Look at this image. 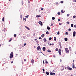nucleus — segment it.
Masks as SVG:
<instances>
[{
	"instance_id": "15",
	"label": "nucleus",
	"mask_w": 76,
	"mask_h": 76,
	"mask_svg": "<svg viewBox=\"0 0 76 76\" xmlns=\"http://www.w3.org/2000/svg\"><path fill=\"white\" fill-rule=\"evenodd\" d=\"M43 41H44V42H47V40L46 39H45V38L43 39Z\"/></svg>"
},
{
	"instance_id": "63",
	"label": "nucleus",
	"mask_w": 76,
	"mask_h": 76,
	"mask_svg": "<svg viewBox=\"0 0 76 76\" xmlns=\"http://www.w3.org/2000/svg\"><path fill=\"white\" fill-rule=\"evenodd\" d=\"M75 54H76V51H75Z\"/></svg>"
},
{
	"instance_id": "46",
	"label": "nucleus",
	"mask_w": 76,
	"mask_h": 76,
	"mask_svg": "<svg viewBox=\"0 0 76 76\" xmlns=\"http://www.w3.org/2000/svg\"><path fill=\"white\" fill-rule=\"evenodd\" d=\"M28 3H30L29 0H28Z\"/></svg>"
},
{
	"instance_id": "50",
	"label": "nucleus",
	"mask_w": 76,
	"mask_h": 76,
	"mask_svg": "<svg viewBox=\"0 0 76 76\" xmlns=\"http://www.w3.org/2000/svg\"><path fill=\"white\" fill-rule=\"evenodd\" d=\"M23 39H25V37H24V36H23Z\"/></svg>"
},
{
	"instance_id": "61",
	"label": "nucleus",
	"mask_w": 76,
	"mask_h": 76,
	"mask_svg": "<svg viewBox=\"0 0 76 76\" xmlns=\"http://www.w3.org/2000/svg\"><path fill=\"white\" fill-rule=\"evenodd\" d=\"M61 48V45H60Z\"/></svg>"
},
{
	"instance_id": "9",
	"label": "nucleus",
	"mask_w": 76,
	"mask_h": 76,
	"mask_svg": "<svg viewBox=\"0 0 76 76\" xmlns=\"http://www.w3.org/2000/svg\"><path fill=\"white\" fill-rule=\"evenodd\" d=\"M31 61L32 63V64L34 63V59H32L31 60Z\"/></svg>"
},
{
	"instance_id": "41",
	"label": "nucleus",
	"mask_w": 76,
	"mask_h": 76,
	"mask_svg": "<svg viewBox=\"0 0 76 76\" xmlns=\"http://www.w3.org/2000/svg\"><path fill=\"white\" fill-rule=\"evenodd\" d=\"M73 1H74V2H76V0H73Z\"/></svg>"
},
{
	"instance_id": "31",
	"label": "nucleus",
	"mask_w": 76,
	"mask_h": 76,
	"mask_svg": "<svg viewBox=\"0 0 76 76\" xmlns=\"http://www.w3.org/2000/svg\"><path fill=\"white\" fill-rule=\"evenodd\" d=\"M23 1H22V3H21V5H23Z\"/></svg>"
},
{
	"instance_id": "45",
	"label": "nucleus",
	"mask_w": 76,
	"mask_h": 76,
	"mask_svg": "<svg viewBox=\"0 0 76 76\" xmlns=\"http://www.w3.org/2000/svg\"><path fill=\"white\" fill-rule=\"evenodd\" d=\"M59 45H61V43L59 42Z\"/></svg>"
},
{
	"instance_id": "33",
	"label": "nucleus",
	"mask_w": 76,
	"mask_h": 76,
	"mask_svg": "<svg viewBox=\"0 0 76 76\" xmlns=\"http://www.w3.org/2000/svg\"><path fill=\"white\" fill-rule=\"evenodd\" d=\"M71 27H73V24H71Z\"/></svg>"
},
{
	"instance_id": "20",
	"label": "nucleus",
	"mask_w": 76,
	"mask_h": 76,
	"mask_svg": "<svg viewBox=\"0 0 76 76\" xmlns=\"http://www.w3.org/2000/svg\"><path fill=\"white\" fill-rule=\"evenodd\" d=\"M48 52L49 53H51V50H47Z\"/></svg>"
},
{
	"instance_id": "22",
	"label": "nucleus",
	"mask_w": 76,
	"mask_h": 76,
	"mask_svg": "<svg viewBox=\"0 0 76 76\" xmlns=\"http://www.w3.org/2000/svg\"><path fill=\"white\" fill-rule=\"evenodd\" d=\"M46 34H47V35H48L49 34V32H48V31H47L46 32Z\"/></svg>"
},
{
	"instance_id": "11",
	"label": "nucleus",
	"mask_w": 76,
	"mask_h": 76,
	"mask_svg": "<svg viewBox=\"0 0 76 76\" xmlns=\"http://www.w3.org/2000/svg\"><path fill=\"white\" fill-rule=\"evenodd\" d=\"M72 68L73 69H75V64H74V63H72Z\"/></svg>"
},
{
	"instance_id": "32",
	"label": "nucleus",
	"mask_w": 76,
	"mask_h": 76,
	"mask_svg": "<svg viewBox=\"0 0 76 76\" xmlns=\"http://www.w3.org/2000/svg\"><path fill=\"white\" fill-rule=\"evenodd\" d=\"M28 17H29V15H27L25 16V18H28Z\"/></svg>"
},
{
	"instance_id": "4",
	"label": "nucleus",
	"mask_w": 76,
	"mask_h": 76,
	"mask_svg": "<svg viewBox=\"0 0 76 76\" xmlns=\"http://www.w3.org/2000/svg\"><path fill=\"white\" fill-rule=\"evenodd\" d=\"M75 35H76V32H75V31H74L73 32V37H75Z\"/></svg>"
},
{
	"instance_id": "56",
	"label": "nucleus",
	"mask_w": 76,
	"mask_h": 76,
	"mask_svg": "<svg viewBox=\"0 0 76 76\" xmlns=\"http://www.w3.org/2000/svg\"><path fill=\"white\" fill-rule=\"evenodd\" d=\"M42 70H43V71H45V70H44V68H43L42 69Z\"/></svg>"
},
{
	"instance_id": "34",
	"label": "nucleus",
	"mask_w": 76,
	"mask_h": 76,
	"mask_svg": "<svg viewBox=\"0 0 76 76\" xmlns=\"http://www.w3.org/2000/svg\"><path fill=\"white\" fill-rule=\"evenodd\" d=\"M57 14L58 15H60V12H58Z\"/></svg>"
},
{
	"instance_id": "30",
	"label": "nucleus",
	"mask_w": 76,
	"mask_h": 76,
	"mask_svg": "<svg viewBox=\"0 0 76 76\" xmlns=\"http://www.w3.org/2000/svg\"><path fill=\"white\" fill-rule=\"evenodd\" d=\"M4 17H3V18H2V20L3 21V22H4Z\"/></svg>"
},
{
	"instance_id": "35",
	"label": "nucleus",
	"mask_w": 76,
	"mask_h": 76,
	"mask_svg": "<svg viewBox=\"0 0 76 76\" xmlns=\"http://www.w3.org/2000/svg\"><path fill=\"white\" fill-rule=\"evenodd\" d=\"M57 34L58 35H59V34H60V32L58 31L57 33Z\"/></svg>"
},
{
	"instance_id": "54",
	"label": "nucleus",
	"mask_w": 76,
	"mask_h": 76,
	"mask_svg": "<svg viewBox=\"0 0 76 76\" xmlns=\"http://www.w3.org/2000/svg\"><path fill=\"white\" fill-rule=\"evenodd\" d=\"M41 10H43V8H42L41 9Z\"/></svg>"
},
{
	"instance_id": "43",
	"label": "nucleus",
	"mask_w": 76,
	"mask_h": 76,
	"mask_svg": "<svg viewBox=\"0 0 76 76\" xmlns=\"http://www.w3.org/2000/svg\"><path fill=\"white\" fill-rule=\"evenodd\" d=\"M66 23H67L68 24H69V22L68 21Z\"/></svg>"
},
{
	"instance_id": "36",
	"label": "nucleus",
	"mask_w": 76,
	"mask_h": 76,
	"mask_svg": "<svg viewBox=\"0 0 76 76\" xmlns=\"http://www.w3.org/2000/svg\"><path fill=\"white\" fill-rule=\"evenodd\" d=\"M56 51H58V48H56Z\"/></svg>"
},
{
	"instance_id": "23",
	"label": "nucleus",
	"mask_w": 76,
	"mask_h": 76,
	"mask_svg": "<svg viewBox=\"0 0 76 76\" xmlns=\"http://www.w3.org/2000/svg\"><path fill=\"white\" fill-rule=\"evenodd\" d=\"M49 40H50V41H51V39H52V38L51 37H50L49 38Z\"/></svg>"
},
{
	"instance_id": "59",
	"label": "nucleus",
	"mask_w": 76,
	"mask_h": 76,
	"mask_svg": "<svg viewBox=\"0 0 76 76\" xmlns=\"http://www.w3.org/2000/svg\"><path fill=\"white\" fill-rule=\"evenodd\" d=\"M26 45V43H24V46H25V45Z\"/></svg>"
},
{
	"instance_id": "7",
	"label": "nucleus",
	"mask_w": 76,
	"mask_h": 76,
	"mask_svg": "<svg viewBox=\"0 0 76 76\" xmlns=\"http://www.w3.org/2000/svg\"><path fill=\"white\" fill-rule=\"evenodd\" d=\"M50 75H56V74L55 73H54L50 72Z\"/></svg>"
},
{
	"instance_id": "6",
	"label": "nucleus",
	"mask_w": 76,
	"mask_h": 76,
	"mask_svg": "<svg viewBox=\"0 0 76 76\" xmlns=\"http://www.w3.org/2000/svg\"><path fill=\"white\" fill-rule=\"evenodd\" d=\"M58 53L60 55L61 54V49H59L58 50Z\"/></svg>"
},
{
	"instance_id": "37",
	"label": "nucleus",
	"mask_w": 76,
	"mask_h": 76,
	"mask_svg": "<svg viewBox=\"0 0 76 76\" xmlns=\"http://www.w3.org/2000/svg\"><path fill=\"white\" fill-rule=\"evenodd\" d=\"M65 34H66V35H68V32H66V33H65Z\"/></svg>"
},
{
	"instance_id": "24",
	"label": "nucleus",
	"mask_w": 76,
	"mask_h": 76,
	"mask_svg": "<svg viewBox=\"0 0 76 76\" xmlns=\"http://www.w3.org/2000/svg\"><path fill=\"white\" fill-rule=\"evenodd\" d=\"M67 17H69V16H70V14H68L67 15Z\"/></svg>"
},
{
	"instance_id": "58",
	"label": "nucleus",
	"mask_w": 76,
	"mask_h": 76,
	"mask_svg": "<svg viewBox=\"0 0 76 76\" xmlns=\"http://www.w3.org/2000/svg\"><path fill=\"white\" fill-rule=\"evenodd\" d=\"M13 61H12V62H11V63L12 64V63H13Z\"/></svg>"
},
{
	"instance_id": "16",
	"label": "nucleus",
	"mask_w": 76,
	"mask_h": 76,
	"mask_svg": "<svg viewBox=\"0 0 76 76\" xmlns=\"http://www.w3.org/2000/svg\"><path fill=\"white\" fill-rule=\"evenodd\" d=\"M46 75H49V72H46Z\"/></svg>"
},
{
	"instance_id": "8",
	"label": "nucleus",
	"mask_w": 76,
	"mask_h": 76,
	"mask_svg": "<svg viewBox=\"0 0 76 76\" xmlns=\"http://www.w3.org/2000/svg\"><path fill=\"white\" fill-rule=\"evenodd\" d=\"M42 50L43 51H45V47H44L42 48Z\"/></svg>"
},
{
	"instance_id": "48",
	"label": "nucleus",
	"mask_w": 76,
	"mask_h": 76,
	"mask_svg": "<svg viewBox=\"0 0 76 76\" xmlns=\"http://www.w3.org/2000/svg\"><path fill=\"white\" fill-rule=\"evenodd\" d=\"M59 25H61V23H59Z\"/></svg>"
},
{
	"instance_id": "28",
	"label": "nucleus",
	"mask_w": 76,
	"mask_h": 76,
	"mask_svg": "<svg viewBox=\"0 0 76 76\" xmlns=\"http://www.w3.org/2000/svg\"><path fill=\"white\" fill-rule=\"evenodd\" d=\"M73 19H75V18H76V16L74 15L73 17Z\"/></svg>"
},
{
	"instance_id": "52",
	"label": "nucleus",
	"mask_w": 76,
	"mask_h": 76,
	"mask_svg": "<svg viewBox=\"0 0 76 76\" xmlns=\"http://www.w3.org/2000/svg\"><path fill=\"white\" fill-rule=\"evenodd\" d=\"M47 64H48V62L47 61H46L45 62Z\"/></svg>"
},
{
	"instance_id": "17",
	"label": "nucleus",
	"mask_w": 76,
	"mask_h": 76,
	"mask_svg": "<svg viewBox=\"0 0 76 76\" xmlns=\"http://www.w3.org/2000/svg\"><path fill=\"white\" fill-rule=\"evenodd\" d=\"M64 40L65 41H67L68 39L67 38H64Z\"/></svg>"
},
{
	"instance_id": "3",
	"label": "nucleus",
	"mask_w": 76,
	"mask_h": 76,
	"mask_svg": "<svg viewBox=\"0 0 76 76\" xmlns=\"http://www.w3.org/2000/svg\"><path fill=\"white\" fill-rule=\"evenodd\" d=\"M41 49V47L39 46H38L37 47V50L38 51H39V50Z\"/></svg>"
},
{
	"instance_id": "5",
	"label": "nucleus",
	"mask_w": 76,
	"mask_h": 76,
	"mask_svg": "<svg viewBox=\"0 0 76 76\" xmlns=\"http://www.w3.org/2000/svg\"><path fill=\"white\" fill-rule=\"evenodd\" d=\"M39 23L41 25V26H42V22L41 21H39Z\"/></svg>"
},
{
	"instance_id": "27",
	"label": "nucleus",
	"mask_w": 76,
	"mask_h": 76,
	"mask_svg": "<svg viewBox=\"0 0 76 76\" xmlns=\"http://www.w3.org/2000/svg\"><path fill=\"white\" fill-rule=\"evenodd\" d=\"M52 20H54V19H55V18L54 17H52Z\"/></svg>"
},
{
	"instance_id": "40",
	"label": "nucleus",
	"mask_w": 76,
	"mask_h": 76,
	"mask_svg": "<svg viewBox=\"0 0 76 76\" xmlns=\"http://www.w3.org/2000/svg\"><path fill=\"white\" fill-rule=\"evenodd\" d=\"M68 31H71V29L69 28V29H68Z\"/></svg>"
},
{
	"instance_id": "13",
	"label": "nucleus",
	"mask_w": 76,
	"mask_h": 76,
	"mask_svg": "<svg viewBox=\"0 0 76 76\" xmlns=\"http://www.w3.org/2000/svg\"><path fill=\"white\" fill-rule=\"evenodd\" d=\"M44 36H45V35H44V34H42V35H41V37L42 38H44Z\"/></svg>"
},
{
	"instance_id": "44",
	"label": "nucleus",
	"mask_w": 76,
	"mask_h": 76,
	"mask_svg": "<svg viewBox=\"0 0 76 76\" xmlns=\"http://www.w3.org/2000/svg\"><path fill=\"white\" fill-rule=\"evenodd\" d=\"M14 36L15 37H16V34H14Z\"/></svg>"
},
{
	"instance_id": "14",
	"label": "nucleus",
	"mask_w": 76,
	"mask_h": 76,
	"mask_svg": "<svg viewBox=\"0 0 76 76\" xmlns=\"http://www.w3.org/2000/svg\"><path fill=\"white\" fill-rule=\"evenodd\" d=\"M25 28H26V29H28V30H30V29L28 28V27L26 26H25Z\"/></svg>"
},
{
	"instance_id": "42",
	"label": "nucleus",
	"mask_w": 76,
	"mask_h": 76,
	"mask_svg": "<svg viewBox=\"0 0 76 76\" xmlns=\"http://www.w3.org/2000/svg\"><path fill=\"white\" fill-rule=\"evenodd\" d=\"M60 3H63V1H61Z\"/></svg>"
},
{
	"instance_id": "55",
	"label": "nucleus",
	"mask_w": 76,
	"mask_h": 76,
	"mask_svg": "<svg viewBox=\"0 0 76 76\" xmlns=\"http://www.w3.org/2000/svg\"><path fill=\"white\" fill-rule=\"evenodd\" d=\"M60 19H58V21H60Z\"/></svg>"
},
{
	"instance_id": "10",
	"label": "nucleus",
	"mask_w": 76,
	"mask_h": 76,
	"mask_svg": "<svg viewBox=\"0 0 76 76\" xmlns=\"http://www.w3.org/2000/svg\"><path fill=\"white\" fill-rule=\"evenodd\" d=\"M13 55H10V58H13Z\"/></svg>"
},
{
	"instance_id": "25",
	"label": "nucleus",
	"mask_w": 76,
	"mask_h": 76,
	"mask_svg": "<svg viewBox=\"0 0 76 76\" xmlns=\"http://www.w3.org/2000/svg\"><path fill=\"white\" fill-rule=\"evenodd\" d=\"M54 41H56V37H54Z\"/></svg>"
},
{
	"instance_id": "62",
	"label": "nucleus",
	"mask_w": 76,
	"mask_h": 76,
	"mask_svg": "<svg viewBox=\"0 0 76 76\" xmlns=\"http://www.w3.org/2000/svg\"><path fill=\"white\" fill-rule=\"evenodd\" d=\"M35 40V41H37V39H36Z\"/></svg>"
},
{
	"instance_id": "64",
	"label": "nucleus",
	"mask_w": 76,
	"mask_h": 76,
	"mask_svg": "<svg viewBox=\"0 0 76 76\" xmlns=\"http://www.w3.org/2000/svg\"><path fill=\"white\" fill-rule=\"evenodd\" d=\"M29 35H27V37H29Z\"/></svg>"
},
{
	"instance_id": "29",
	"label": "nucleus",
	"mask_w": 76,
	"mask_h": 76,
	"mask_svg": "<svg viewBox=\"0 0 76 76\" xmlns=\"http://www.w3.org/2000/svg\"><path fill=\"white\" fill-rule=\"evenodd\" d=\"M69 50H70V51H71V50H72V48H71V47H69Z\"/></svg>"
},
{
	"instance_id": "51",
	"label": "nucleus",
	"mask_w": 76,
	"mask_h": 76,
	"mask_svg": "<svg viewBox=\"0 0 76 76\" xmlns=\"http://www.w3.org/2000/svg\"><path fill=\"white\" fill-rule=\"evenodd\" d=\"M53 57H54V58H56V56H55V55H53Z\"/></svg>"
},
{
	"instance_id": "21",
	"label": "nucleus",
	"mask_w": 76,
	"mask_h": 76,
	"mask_svg": "<svg viewBox=\"0 0 76 76\" xmlns=\"http://www.w3.org/2000/svg\"><path fill=\"white\" fill-rule=\"evenodd\" d=\"M61 13H64V11H63V10H61Z\"/></svg>"
},
{
	"instance_id": "57",
	"label": "nucleus",
	"mask_w": 76,
	"mask_h": 76,
	"mask_svg": "<svg viewBox=\"0 0 76 76\" xmlns=\"http://www.w3.org/2000/svg\"><path fill=\"white\" fill-rule=\"evenodd\" d=\"M26 61V59H24V61Z\"/></svg>"
},
{
	"instance_id": "12",
	"label": "nucleus",
	"mask_w": 76,
	"mask_h": 76,
	"mask_svg": "<svg viewBox=\"0 0 76 76\" xmlns=\"http://www.w3.org/2000/svg\"><path fill=\"white\" fill-rule=\"evenodd\" d=\"M37 18H40L41 17V15H38L36 16Z\"/></svg>"
},
{
	"instance_id": "2",
	"label": "nucleus",
	"mask_w": 76,
	"mask_h": 76,
	"mask_svg": "<svg viewBox=\"0 0 76 76\" xmlns=\"http://www.w3.org/2000/svg\"><path fill=\"white\" fill-rule=\"evenodd\" d=\"M67 69L68 70H71L72 69V68H70V67L69 66H67Z\"/></svg>"
},
{
	"instance_id": "18",
	"label": "nucleus",
	"mask_w": 76,
	"mask_h": 76,
	"mask_svg": "<svg viewBox=\"0 0 76 76\" xmlns=\"http://www.w3.org/2000/svg\"><path fill=\"white\" fill-rule=\"evenodd\" d=\"M47 29H48V30H49L50 29V27H49V26H47Z\"/></svg>"
},
{
	"instance_id": "53",
	"label": "nucleus",
	"mask_w": 76,
	"mask_h": 76,
	"mask_svg": "<svg viewBox=\"0 0 76 76\" xmlns=\"http://www.w3.org/2000/svg\"><path fill=\"white\" fill-rule=\"evenodd\" d=\"M53 24H51V26H53Z\"/></svg>"
},
{
	"instance_id": "19",
	"label": "nucleus",
	"mask_w": 76,
	"mask_h": 76,
	"mask_svg": "<svg viewBox=\"0 0 76 76\" xmlns=\"http://www.w3.org/2000/svg\"><path fill=\"white\" fill-rule=\"evenodd\" d=\"M10 55L13 56V52H11Z\"/></svg>"
},
{
	"instance_id": "49",
	"label": "nucleus",
	"mask_w": 76,
	"mask_h": 76,
	"mask_svg": "<svg viewBox=\"0 0 76 76\" xmlns=\"http://www.w3.org/2000/svg\"><path fill=\"white\" fill-rule=\"evenodd\" d=\"M24 20H25V21H26V18H25Z\"/></svg>"
},
{
	"instance_id": "60",
	"label": "nucleus",
	"mask_w": 76,
	"mask_h": 76,
	"mask_svg": "<svg viewBox=\"0 0 76 76\" xmlns=\"http://www.w3.org/2000/svg\"><path fill=\"white\" fill-rule=\"evenodd\" d=\"M60 61L61 62V61H62V60L61 59H60Z\"/></svg>"
},
{
	"instance_id": "38",
	"label": "nucleus",
	"mask_w": 76,
	"mask_h": 76,
	"mask_svg": "<svg viewBox=\"0 0 76 76\" xmlns=\"http://www.w3.org/2000/svg\"><path fill=\"white\" fill-rule=\"evenodd\" d=\"M22 15H20V18L21 19H22Z\"/></svg>"
},
{
	"instance_id": "26",
	"label": "nucleus",
	"mask_w": 76,
	"mask_h": 76,
	"mask_svg": "<svg viewBox=\"0 0 76 76\" xmlns=\"http://www.w3.org/2000/svg\"><path fill=\"white\" fill-rule=\"evenodd\" d=\"M12 38H11L9 41V42H10V41H12Z\"/></svg>"
},
{
	"instance_id": "1",
	"label": "nucleus",
	"mask_w": 76,
	"mask_h": 76,
	"mask_svg": "<svg viewBox=\"0 0 76 76\" xmlns=\"http://www.w3.org/2000/svg\"><path fill=\"white\" fill-rule=\"evenodd\" d=\"M65 51L66 52V53H69V50L68 49V48H65Z\"/></svg>"
},
{
	"instance_id": "47",
	"label": "nucleus",
	"mask_w": 76,
	"mask_h": 76,
	"mask_svg": "<svg viewBox=\"0 0 76 76\" xmlns=\"http://www.w3.org/2000/svg\"><path fill=\"white\" fill-rule=\"evenodd\" d=\"M74 27L75 28H76V25H75L74 26Z\"/></svg>"
},
{
	"instance_id": "39",
	"label": "nucleus",
	"mask_w": 76,
	"mask_h": 76,
	"mask_svg": "<svg viewBox=\"0 0 76 76\" xmlns=\"http://www.w3.org/2000/svg\"><path fill=\"white\" fill-rule=\"evenodd\" d=\"M39 39H42V38L41 37H39Z\"/></svg>"
}]
</instances>
